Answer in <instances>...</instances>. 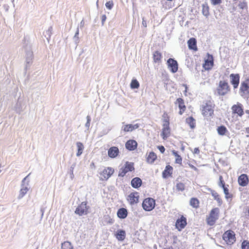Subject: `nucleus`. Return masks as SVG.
Returning a JSON list of instances; mask_svg holds the SVG:
<instances>
[{
    "instance_id": "obj_1",
    "label": "nucleus",
    "mask_w": 249,
    "mask_h": 249,
    "mask_svg": "<svg viewBox=\"0 0 249 249\" xmlns=\"http://www.w3.org/2000/svg\"><path fill=\"white\" fill-rule=\"evenodd\" d=\"M219 209L218 208L213 209L210 213L209 217L207 218V224L210 226H213L219 218Z\"/></svg>"
},
{
    "instance_id": "obj_2",
    "label": "nucleus",
    "mask_w": 249,
    "mask_h": 249,
    "mask_svg": "<svg viewBox=\"0 0 249 249\" xmlns=\"http://www.w3.org/2000/svg\"><path fill=\"white\" fill-rule=\"evenodd\" d=\"M202 113L206 117L211 116L213 113V105L209 101L202 105Z\"/></svg>"
},
{
    "instance_id": "obj_3",
    "label": "nucleus",
    "mask_w": 249,
    "mask_h": 249,
    "mask_svg": "<svg viewBox=\"0 0 249 249\" xmlns=\"http://www.w3.org/2000/svg\"><path fill=\"white\" fill-rule=\"evenodd\" d=\"M228 83L225 81H220L217 88V93L218 95L224 96L230 91Z\"/></svg>"
},
{
    "instance_id": "obj_4",
    "label": "nucleus",
    "mask_w": 249,
    "mask_h": 249,
    "mask_svg": "<svg viewBox=\"0 0 249 249\" xmlns=\"http://www.w3.org/2000/svg\"><path fill=\"white\" fill-rule=\"evenodd\" d=\"M223 239L228 245H231L235 242V237L234 232L231 230L227 231L222 236Z\"/></svg>"
},
{
    "instance_id": "obj_5",
    "label": "nucleus",
    "mask_w": 249,
    "mask_h": 249,
    "mask_svg": "<svg viewBox=\"0 0 249 249\" xmlns=\"http://www.w3.org/2000/svg\"><path fill=\"white\" fill-rule=\"evenodd\" d=\"M133 170H134V163L126 161L124 166L120 169L118 176L123 177L128 172H131Z\"/></svg>"
},
{
    "instance_id": "obj_6",
    "label": "nucleus",
    "mask_w": 249,
    "mask_h": 249,
    "mask_svg": "<svg viewBox=\"0 0 249 249\" xmlns=\"http://www.w3.org/2000/svg\"><path fill=\"white\" fill-rule=\"evenodd\" d=\"M142 207L145 211H151L155 207V201L152 198L148 197L145 198L143 201Z\"/></svg>"
},
{
    "instance_id": "obj_7",
    "label": "nucleus",
    "mask_w": 249,
    "mask_h": 249,
    "mask_svg": "<svg viewBox=\"0 0 249 249\" xmlns=\"http://www.w3.org/2000/svg\"><path fill=\"white\" fill-rule=\"evenodd\" d=\"M30 174H29L28 176L25 177L21 182V188L19 191V194L18 196V199L22 198L27 193L29 190V181H28L26 183L25 182L27 178L29 176Z\"/></svg>"
},
{
    "instance_id": "obj_8",
    "label": "nucleus",
    "mask_w": 249,
    "mask_h": 249,
    "mask_svg": "<svg viewBox=\"0 0 249 249\" xmlns=\"http://www.w3.org/2000/svg\"><path fill=\"white\" fill-rule=\"evenodd\" d=\"M87 204V202H82L76 208L75 211V213L79 216L87 214L88 213V209L89 208V207H88Z\"/></svg>"
},
{
    "instance_id": "obj_9",
    "label": "nucleus",
    "mask_w": 249,
    "mask_h": 249,
    "mask_svg": "<svg viewBox=\"0 0 249 249\" xmlns=\"http://www.w3.org/2000/svg\"><path fill=\"white\" fill-rule=\"evenodd\" d=\"M168 68L173 73L177 72L178 70V62L173 58H170L167 61Z\"/></svg>"
},
{
    "instance_id": "obj_10",
    "label": "nucleus",
    "mask_w": 249,
    "mask_h": 249,
    "mask_svg": "<svg viewBox=\"0 0 249 249\" xmlns=\"http://www.w3.org/2000/svg\"><path fill=\"white\" fill-rule=\"evenodd\" d=\"M170 134V128L169 127V123L167 120L164 121V123L163 124V128L161 136L163 140H166Z\"/></svg>"
},
{
    "instance_id": "obj_11",
    "label": "nucleus",
    "mask_w": 249,
    "mask_h": 249,
    "mask_svg": "<svg viewBox=\"0 0 249 249\" xmlns=\"http://www.w3.org/2000/svg\"><path fill=\"white\" fill-rule=\"evenodd\" d=\"M187 225L186 218L183 215H182L180 218L177 219L176 222V227L178 231H181L185 228Z\"/></svg>"
},
{
    "instance_id": "obj_12",
    "label": "nucleus",
    "mask_w": 249,
    "mask_h": 249,
    "mask_svg": "<svg viewBox=\"0 0 249 249\" xmlns=\"http://www.w3.org/2000/svg\"><path fill=\"white\" fill-rule=\"evenodd\" d=\"M249 88V79L241 83L240 88V92L241 95L243 96L244 95L248 93V89Z\"/></svg>"
},
{
    "instance_id": "obj_13",
    "label": "nucleus",
    "mask_w": 249,
    "mask_h": 249,
    "mask_svg": "<svg viewBox=\"0 0 249 249\" xmlns=\"http://www.w3.org/2000/svg\"><path fill=\"white\" fill-rule=\"evenodd\" d=\"M119 154V150L117 147L112 146L107 151L108 156L112 159L116 158Z\"/></svg>"
},
{
    "instance_id": "obj_14",
    "label": "nucleus",
    "mask_w": 249,
    "mask_h": 249,
    "mask_svg": "<svg viewBox=\"0 0 249 249\" xmlns=\"http://www.w3.org/2000/svg\"><path fill=\"white\" fill-rule=\"evenodd\" d=\"M231 82L233 88L236 89L238 87L239 83L240 76L238 74L232 73L230 75Z\"/></svg>"
},
{
    "instance_id": "obj_15",
    "label": "nucleus",
    "mask_w": 249,
    "mask_h": 249,
    "mask_svg": "<svg viewBox=\"0 0 249 249\" xmlns=\"http://www.w3.org/2000/svg\"><path fill=\"white\" fill-rule=\"evenodd\" d=\"M239 184L241 186H246L249 182L248 177L246 174H243L241 175L238 178Z\"/></svg>"
},
{
    "instance_id": "obj_16",
    "label": "nucleus",
    "mask_w": 249,
    "mask_h": 249,
    "mask_svg": "<svg viewBox=\"0 0 249 249\" xmlns=\"http://www.w3.org/2000/svg\"><path fill=\"white\" fill-rule=\"evenodd\" d=\"M25 49L26 51V62L27 64H29L33 57V52L31 50L30 46H27Z\"/></svg>"
},
{
    "instance_id": "obj_17",
    "label": "nucleus",
    "mask_w": 249,
    "mask_h": 249,
    "mask_svg": "<svg viewBox=\"0 0 249 249\" xmlns=\"http://www.w3.org/2000/svg\"><path fill=\"white\" fill-rule=\"evenodd\" d=\"M139 196L138 193H132L128 196V201L131 205L138 202Z\"/></svg>"
},
{
    "instance_id": "obj_18",
    "label": "nucleus",
    "mask_w": 249,
    "mask_h": 249,
    "mask_svg": "<svg viewBox=\"0 0 249 249\" xmlns=\"http://www.w3.org/2000/svg\"><path fill=\"white\" fill-rule=\"evenodd\" d=\"M231 109L233 113L237 114L240 116L243 115L244 112L242 105L241 104L233 105Z\"/></svg>"
},
{
    "instance_id": "obj_19",
    "label": "nucleus",
    "mask_w": 249,
    "mask_h": 249,
    "mask_svg": "<svg viewBox=\"0 0 249 249\" xmlns=\"http://www.w3.org/2000/svg\"><path fill=\"white\" fill-rule=\"evenodd\" d=\"M114 172V170L113 168L108 167H107V168H105L103 171L101 175L104 177V178L107 180L111 177V176L113 174Z\"/></svg>"
},
{
    "instance_id": "obj_20",
    "label": "nucleus",
    "mask_w": 249,
    "mask_h": 249,
    "mask_svg": "<svg viewBox=\"0 0 249 249\" xmlns=\"http://www.w3.org/2000/svg\"><path fill=\"white\" fill-rule=\"evenodd\" d=\"M139 127V125L138 124H126L124 125L122 128V131H124V132H131L133 130L138 128Z\"/></svg>"
},
{
    "instance_id": "obj_21",
    "label": "nucleus",
    "mask_w": 249,
    "mask_h": 249,
    "mask_svg": "<svg viewBox=\"0 0 249 249\" xmlns=\"http://www.w3.org/2000/svg\"><path fill=\"white\" fill-rule=\"evenodd\" d=\"M137 146V142L136 141L130 140H128L125 143V147L130 151L135 150Z\"/></svg>"
},
{
    "instance_id": "obj_22",
    "label": "nucleus",
    "mask_w": 249,
    "mask_h": 249,
    "mask_svg": "<svg viewBox=\"0 0 249 249\" xmlns=\"http://www.w3.org/2000/svg\"><path fill=\"white\" fill-rule=\"evenodd\" d=\"M128 212L126 209L121 208L118 209L117 214L120 219H124L127 216Z\"/></svg>"
},
{
    "instance_id": "obj_23",
    "label": "nucleus",
    "mask_w": 249,
    "mask_h": 249,
    "mask_svg": "<svg viewBox=\"0 0 249 249\" xmlns=\"http://www.w3.org/2000/svg\"><path fill=\"white\" fill-rule=\"evenodd\" d=\"M142 184L141 179L138 177H136L133 178L131 181V185L132 187L134 188H139Z\"/></svg>"
},
{
    "instance_id": "obj_24",
    "label": "nucleus",
    "mask_w": 249,
    "mask_h": 249,
    "mask_svg": "<svg viewBox=\"0 0 249 249\" xmlns=\"http://www.w3.org/2000/svg\"><path fill=\"white\" fill-rule=\"evenodd\" d=\"M213 65V59L212 55H211V58H209L205 61L204 68L205 70H210Z\"/></svg>"
},
{
    "instance_id": "obj_25",
    "label": "nucleus",
    "mask_w": 249,
    "mask_h": 249,
    "mask_svg": "<svg viewBox=\"0 0 249 249\" xmlns=\"http://www.w3.org/2000/svg\"><path fill=\"white\" fill-rule=\"evenodd\" d=\"M188 48L191 50L196 51V41L195 38H191L188 41Z\"/></svg>"
},
{
    "instance_id": "obj_26",
    "label": "nucleus",
    "mask_w": 249,
    "mask_h": 249,
    "mask_svg": "<svg viewBox=\"0 0 249 249\" xmlns=\"http://www.w3.org/2000/svg\"><path fill=\"white\" fill-rule=\"evenodd\" d=\"M173 168L170 165H167L165 170L162 172V177L166 178L168 176H171L172 174Z\"/></svg>"
},
{
    "instance_id": "obj_27",
    "label": "nucleus",
    "mask_w": 249,
    "mask_h": 249,
    "mask_svg": "<svg viewBox=\"0 0 249 249\" xmlns=\"http://www.w3.org/2000/svg\"><path fill=\"white\" fill-rule=\"evenodd\" d=\"M125 231L123 230H118L116 234V238L119 241H123L125 238Z\"/></svg>"
},
{
    "instance_id": "obj_28",
    "label": "nucleus",
    "mask_w": 249,
    "mask_h": 249,
    "mask_svg": "<svg viewBox=\"0 0 249 249\" xmlns=\"http://www.w3.org/2000/svg\"><path fill=\"white\" fill-rule=\"evenodd\" d=\"M153 58L154 62L160 63L161 62L162 54L159 51H156L153 54Z\"/></svg>"
},
{
    "instance_id": "obj_29",
    "label": "nucleus",
    "mask_w": 249,
    "mask_h": 249,
    "mask_svg": "<svg viewBox=\"0 0 249 249\" xmlns=\"http://www.w3.org/2000/svg\"><path fill=\"white\" fill-rule=\"evenodd\" d=\"M211 194L213 197L214 199L217 201L218 204V206H221L222 203V201L218 193L212 190Z\"/></svg>"
},
{
    "instance_id": "obj_30",
    "label": "nucleus",
    "mask_w": 249,
    "mask_h": 249,
    "mask_svg": "<svg viewBox=\"0 0 249 249\" xmlns=\"http://www.w3.org/2000/svg\"><path fill=\"white\" fill-rule=\"evenodd\" d=\"M157 159V155L156 154L153 152H151L149 153L147 158V161L148 163H152L154 162V161Z\"/></svg>"
},
{
    "instance_id": "obj_31",
    "label": "nucleus",
    "mask_w": 249,
    "mask_h": 249,
    "mask_svg": "<svg viewBox=\"0 0 249 249\" xmlns=\"http://www.w3.org/2000/svg\"><path fill=\"white\" fill-rule=\"evenodd\" d=\"M76 146L77 147L76 156L79 157L82 154L84 147L83 143L81 142H77Z\"/></svg>"
},
{
    "instance_id": "obj_32",
    "label": "nucleus",
    "mask_w": 249,
    "mask_h": 249,
    "mask_svg": "<svg viewBox=\"0 0 249 249\" xmlns=\"http://www.w3.org/2000/svg\"><path fill=\"white\" fill-rule=\"evenodd\" d=\"M186 122L189 125L190 127L193 129L196 126L195 120L192 117H189L186 119Z\"/></svg>"
},
{
    "instance_id": "obj_33",
    "label": "nucleus",
    "mask_w": 249,
    "mask_h": 249,
    "mask_svg": "<svg viewBox=\"0 0 249 249\" xmlns=\"http://www.w3.org/2000/svg\"><path fill=\"white\" fill-rule=\"evenodd\" d=\"M177 102L178 104V107L180 109V110L183 109V111H184L185 108V106L184 105V101L182 98H179L177 100ZM179 114H182V111L180 110Z\"/></svg>"
},
{
    "instance_id": "obj_34",
    "label": "nucleus",
    "mask_w": 249,
    "mask_h": 249,
    "mask_svg": "<svg viewBox=\"0 0 249 249\" xmlns=\"http://www.w3.org/2000/svg\"><path fill=\"white\" fill-rule=\"evenodd\" d=\"M202 14L207 17L209 15V8L207 4H203L202 5Z\"/></svg>"
},
{
    "instance_id": "obj_35",
    "label": "nucleus",
    "mask_w": 249,
    "mask_h": 249,
    "mask_svg": "<svg viewBox=\"0 0 249 249\" xmlns=\"http://www.w3.org/2000/svg\"><path fill=\"white\" fill-rule=\"evenodd\" d=\"M190 205L193 208H197L199 206V201L196 198H192L190 200Z\"/></svg>"
},
{
    "instance_id": "obj_36",
    "label": "nucleus",
    "mask_w": 249,
    "mask_h": 249,
    "mask_svg": "<svg viewBox=\"0 0 249 249\" xmlns=\"http://www.w3.org/2000/svg\"><path fill=\"white\" fill-rule=\"evenodd\" d=\"M140 86L139 82L137 79H132L130 83V88L132 89H138Z\"/></svg>"
},
{
    "instance_id": "obj_37",
    "label": "nucleus",
    "mask_w": 249,
    "mask_h": 249,
    "mask_svg": "<svg viewBox=\"0 0 249 249\" xmlns=\"http://www.w3.org/2000/svg\"><path fill=\"white\" fill-rule=\"evenodd\" d=\"M61 249H73V247L70 242L66 241L62 243Z\"/></svg>"
},
{
    "instance_id": "obj_38",
    "label": "nucleus",
    "mask_w": 249,
    "mask_h": 249,
    "mask_svg": "<svg viewBox=\"0 0 249 249\" xmlns=\"http://www.w3.org/2000/svg\"><path fill=\"white\" fill-rule=\"evenodd\" d=\"M217 130L218 133L220 135H225L227 130L226 127L223 125L218 127Z\"/></svg>"
},
{
    "instance_id": "obj_39",
    "label": "nucleus",
    "mask_w": 249,
    "mask_h": 249,
    "mask_svg": "<svg viewBox=\"0 0 249 249\" xmlns=\"http://www.w3.org/2000/svg\"><path fill=\"white\" fill-rule=\"evenodd\" d=\"M52 30V27H50L49 29L44 33L45 37L47 38L48 41H49V39L51 36Z\"/></svg>"
},
{
    "instance_id": "obj_40",
    "label": "nucleus",
    "mask_w": 249,
    "mask_h": 249,
    "mask_svg": "<svg viewBox=\"0 0 249 249\" xmlns=\"http://www.w3.org/2000/svg\"><path fill=\"white\" fill-rule=\"evenodd\" d=\"M173 155L176 157V162L178 164H181L182 163V158L179 156L178 152L176 151H173Z\"/></svg>"
},
{
    "instance_id": "obj_41",
    "label": "nucleus",
    "mask_w": 249,
    "mask_h": 249,
    "mask_svg": "<svg viewBox=\"0 0 249 249\" xmlns=\"http://www.w3.org/2000/svg\"><path fill=\"white\" fill-rule=\"evenodd\" d=\"M79 33V27H77L76 31L75 33V35H74L73 37V40L76 44H78L79 42V37H78Z\"/></svg>"
},
{
    "instance_id": "obj_42",
    "label": "nucleus",
    "mask_w": 249,
    "mask_h": 249,
    "mask_svg": "<svg viewBox=\"0 0 249 249\" xmlns=\"http://www.w3.org/2000/svg\"><path fill=\"white\" fill-rule=\"evenodd\" d=\"M185 189V185L183 183L179 182L176 185V189L178 191H183Z\"/></svg>"
},
{
    "instance_id": "obj_43",
    "label": "nucleus",
    "mask_w": 249,
    "mask_h": 249,
    "mask_svg": "<svg viewBox=\"0 0 249 249\" xmlns=\"http://www.w3.org/2000/svg\"><path fill=\"white\" fill-rule=\"evenodd\" d=\"M242 249H249V241L244 240L241 244Z\"/></svg>"
},
{
    "instance_id": "obj_44",
    "label": "nucleus",
    "mask_w": 249,
    "mask_h": 249,
    "mask_svg": "<svg viewBox=\"0 0 249 249\" xmlns=\"http://www.w3.org/2000/svg\"><path fill=\"white\" fill-rule=\"evenodd\" d=\"M222 188L225 195L226 198L228 199L229 198H231V196L229 194V189L226 186H224V187H222Z\"/></svg>"
},
{
    "instance_id": "obj_45",
    "label": "nucleus",
    "mask_w": 249,
    "mask_h": 249,
    "mask_svg": "<svg viewBox=\"0 0 249 249\" xmlns=\"http://www.w3.org/2000/svg\"><path fill=\"white\" fill-rule=\"evenodd\" d=\"M106 7L109 10L112 9L114 5V3L112 0H110L107 2L105 4Z\"/></svg>"
},
{
    "instance_id": "obj_46",
    "label": "nucleus",
    "mask_w": 249,
    "mask_h": 249,
    "mask_svg": "<svg viewBox=\"0 0 249 249\" xmlns=\"http://www.w3.org/2000/svg\"><path fill=\"white\" fill-rule=\"evenodd\" d=\"M87 122L85 124V127L87 128V130H89V126H90V117L89 115H88L86 117Z\"/></svg>"
},
{
    "instance_id": "obj_47",
    "label": "nucleus",
    "mask_w": 249,
    "mask_h": 249,
    "mask_svg": "<svg viewBox=\"0 0 249 249\" xmlns=\"http://www.w3.org/2000/svg\"><path fill=\"white\" fill-rule=\"evenodd\" d=\"M75 166V164H73L72 165H71V166L70 167V174H71V178H73L74 177L73 170H74Z\"/></svg>"
},
{
    "instance_id": "obj_48",
    "label": "nucleus",
    "mask_w": 249,
    "mask_h": 249,
    "mask_svg": "<svg viewBox=\"0 0 249 249\" xmlns=\"http://www.w3.org/2000/svg\"><path fill=\"white\" fill-rule=\"evenodd\" d=\"M219 186L221 187H224L225 186V182L222 179V177L220 176L219 177Z\"/></svg>"
},
{
    "instance_id": "obj_49",
    "label": "nucleus",
    "mask_w": 249,
    "mask_h": 249,
    "mask_svg": "<svg viewBox=\"0 0 249 249\" xmlns=\"http://www.w3.org/2000/svg\"><path fill=\"white\" fill-rule=\"evenodd\" d=\"M240 8L244 9L247 7V3L245 2H240L238 5Z\"/></svg>"
},
{
    "instance_id": "obj_50",
    "label": "nucleus",
    "mask_w": 249,
    "mask_h": 249,
    "mask_svg": "<svg viewBox=\"0 0 249 249\" xmlns=\"http://www.w3.org/2000/svg\"><path fill=\"white\" fill-rule=\"evenodd\" d=\"M212 3L216 5L221 3V0H211Z\"/></svg>"
},
{
    "instance_id": "obj_51",
    "label": "nucleus",
    "mask_w": 249,
    "mask_h": 249,
    "mask_svg": "<svg viewBox=\"0 0 249 249\" xmlns=\"http://www.w3.org/2000/svg\"><path fill=\"white\" fill-rule=\"evenodd\" d=\"M158 148L161 153H163L165 151V148L162 145L158 146Z\"/></svg>"
},
{
    "instance_id": "obj_52",
    "label": "nucleus",
    "mask_w": 249,
    "mask_h": 249,
    "mask_svg": "<svg viewBox=\"0 0 249 249\" xmlns=\"http://www.w3.org/2000/svg\"><path fill=\"white\" fill-rule=\"evenodd\" d=\"M107 19V17L105 15H103L101 17V19H102V25H104V22H105L106 20Z\"/></svg>"
},
{
    "instance_id": "obj_53",
    "label": "nucleus",
    "mask_w": 249,
    "mask_h": 249,
    "mask_svg": "<svg viewBox=\"0 0 249 249\" xmlns=\"http://www.w3.org/2000/svg\"><path fill=\"white\" fill-rule=\"evenodd\" d=\"M84 26V20L83 19L80 23V24H79V25L78 26V27H79V28H82Z\"/></svg>"
},
{
    "instance_id": "obj_54",
    "label": "nucleus",
    "mask_w": 249,
    "mask_h": 249,
    "mask_svg": "<svg viewBox=\"0 0 249 249\" xmlns=\"http://www.w3.org/2000/svg\"><path fill=\"white\" fill-rule=\"evenodd\" d=\"M194 153L198 154L199 153V149L198 148H195L194 150Z\"/></svg>"
},
{
    "instance_id": "obj_55",
    "label": "nucleus",
    "mask_w": 249,
    "mask_h": 249,
    "mask_svg": "<svg viewBox=\"0 0 249 249\" xmlns=\"http://www.w3.org/2000/svg\"><path fill=\"white\" fill-rule=\"evenodd\" d=\"M142 24L144 27L147 26L146 21L144 20V18H142Z\"/></svg>"
},
{
    "instance_id": "obj_56",
    "label": "nucleus",
    "mask_w": 249,
    "mask_h": 249,
    "mask_svg": "<svg viewBox=\"0 0 249 249\" xmlns=\"http://www.w3.org/2000/svg\"><path fill=\"white\" fill-rule=\"evenodd\" d=\"M108 218H109V220H108V223H109V224H112L113 223V220H112V219L110 218L109 216H108Z\"/></svg>"
},
{
    "instance_id": "obj_57",
    "label": "nucleus",
    "mask_w": 249,
    "mask_h": 249,
    "mask_svg": "<svg viewBox=\"0 0 249 249\" xmlns=\"http://www.w3.org/2000/svg\"><path fill=\"white\" fill-rule=\"evenodd\" d=\"M183 86L185 88V90H184V92H187V89H188V87H187V85H186V84H183Z\"/></svg>"
},
{
    "instance_id": "obj_58",
    "label": "nucleus",
    "mask_w": 249,
    "mask_h": 249,
    "mask_svg": "<svg viewBox=\"0 0 249 249\" xmlns=\"http://www.w3.org/2000/svg\"><path fill=\"white\" fill-rule=\"evenodd\" d=\"M190 167H191V168L195 170H197V168L195 166L193 165H190Z\"/></svg>"
},
{
    "instance_id": "obj_59",
    "label": "nucleus",
    "mask_w": 249,
    "mask_h": 249,
    "mask_svg": "<svg viewBox=\"0 0 249 249\" xmlns=\"http://www.w3.org/2000/svg\"><path fill=\"white\" fill-rule=\"evenodd\" d=\"M246 131H247V132L248 133H249V127H247V128H246Z\"/></svg>"
},
{
    "instance_id": "obj_60",
    "label": "nucleus",
    "mask_w": 249,
    "mask_h": 249,
    "mask_svg": "<svg viewBox=\"0 0 249 249\" xmlns=\"http://www.w3.org/2000/svg\"><path fill=\"white\" fill-rule=\"evenodd\" d=\"M173 249V248L172 247H169V248H165V249Z\"/></svg>"
},
{
    "instance_id": "obj_61",
    "label": "nucleus",
    "mask_w": 249,
    "mask_h": 249,
    "mask_svg": "<svg viewBox=\"0 0 249 249\" xmlns=\"http://www.w3.org/2000/svg\"><path fill=\"white\" fill-rule=\"evenodd\" d=\"M246 112H247V113H249V110H247V111H246Z\"/></svg>"
},
{
    "instance_id": "obj_62",
    "label": "nucleus",
    "mask_w": 249,
    "mask_h": 249,
    "mask_svg": "<svg viewBox=\"0 0 249 249\" xmlns=\"http://www.w3.org/2000/svg\"><path fill=\"white\" fill-rule=\"evenodd\" d=\"M17 111L19 113L21 111V110H17Z\"/></svg>"
},
{
    "instance_id": "obj_63",
    "label": "nucleus",
    "mask_w": 249,
    "mask_h": 249,
    "mask_svg": "<svg viewBox=\"0 0 249 249\" xmlns=\"http://www.w3.org/2000/svg\"><path fill=\"white\" fill-rule=\"evenodd\" d=\"M1 172V170H0V173Z\"/></svg>"
}]
</instances>
